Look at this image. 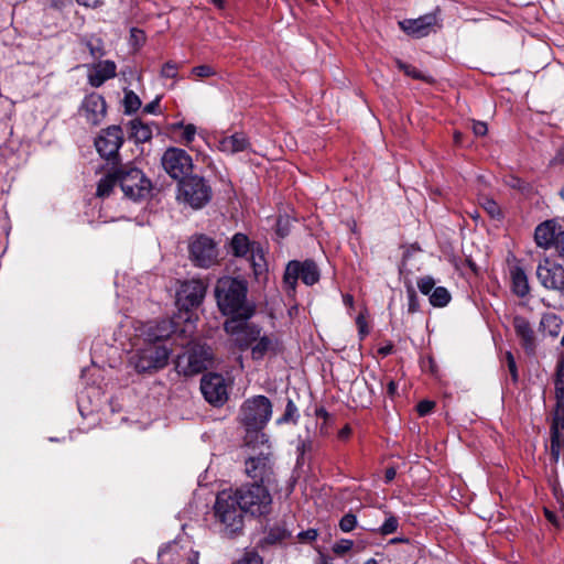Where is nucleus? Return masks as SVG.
Listing matches in <instances>:
<instances>
[{
    "mask_svg": "<svg viewBox=\"0 0 564 564\" xmlns=\"http://www.w3.org/2000/svg\"><path fill=\"white\" fill-rule=\"evenodd\" d=\"M488 129H487V124L485 122H481V121H475L473 122V132L478 135V137H482L487 133Z\"/></svg>",
    "mask_w": 564,
    "mask_h": 564,
    "instance_id": "obj_51",
    "label": "nucleus"
},
{
    "mask_svg": "<svg viewBox=\"0 0 564 564\" xmlns=\"http://www.w3.org/2000/svg\"><path fill=\"white\" fill-rule=\"evenodd\" d=\"M119 183V173L112 175L108 174L102 177L97 186V196L107 197L112 192L113 187Z\"/></svg>",
    "mask_w": 564,
    "mask_h": 564,
    "instance_id": "obj_31",
    "label": "nucleus"
},
{
    "mask_svg": "<svg viewBox=\"0 0 564 564\" xmlns=\"http://www.w3.org/2000/svg\"><path fill=\"white\" fill-rule=\"evenodd\" d=\"M301 279L306 285H313L319 280V271L313 261H291L284 273V284L289 292H294L297 280Z\"/></svg>",
    "mask_w": 564,
    "mask_h": 564,
    "instance_id": "obj_12",
    "label": "nucleus"
},
{
    "mask_svg": "<svg viewBox=\"0 0 564 564\" xmlns=\"http://www.w3.org/2000/svg\"><path fill=\"white\" fill-rule=\"evenodd\" d=\"M117 66L112 61H100L88 67V83L100 87L106 80L116 76Z\"/></svg>",
    "mask_w": 564,
    "mask_h": 564,
    "instance_id": "obj_22",
    "label": "nucleus"
},
{
    "mask_svg": "<svg viewBox=\"0 0 564 564\" xmlns=\"http://www.w3.org/2000/svg\"><path fill=\"white\" fill-rule=\"evenodd\" d=\"M248 285L245 279L221 276L215 286L218 308L230 318L248 321L253 314L252 305L247 301Z\"/></svg>",
    "mask_w": 564,
    "mask_h": 564,
    "instance_id": "obj_3",
    "label": "nucleus"
},
{
    "mask_svg": "<svg viewBox=\"0 0 564 564\" xmlns=\"http://www.w3.org/2000/svg\"><path fill=\"white\" fill-rule=\"evenodd\" d=\"M343 301H344V304L349 306V307H351L352 304H354V299L349 294H345L344 297H343Z\"/></svg>",
    "mask_w": 564,
    "mask_h": 564,
    "instance_id": "obj_60",
    "label": "nucleus"
},
{
    "mask_svg": "<svg viewBox=\"0 0 564 564\" xmlns=\"http://www.w3.org/2000/svg\"><path fill=\"white\" fill-rule=\"evenodd\" d=\"M186 124L183 122V121H178V122H174V123H171L169 129L172 131V132H176V131H182L183 130V127H185Z\"/></svg>",
    "mask_w": 564,
    "mask_h": 564,
    "instance_id": "obj_58",
    "label": "nucleus"
},
{
    "mask_svg": "<svg viewBox=\"0 0 564 564\" xmlns=\"http://www.w3.org/2000/svg\"><path fill=\"white\" fill-rule=\"evenodd\" d=\"M397 65L406 76L412 77L413 79L430 82V77L414 66L405 64L399 59L397 61Z\"/></svg>",
    "mask_w": 564,
    "mask_h": 564,
    "instance_id": "obj_33",
    "label": "nucleus"
},
{
    "mask_svg": "<svg viewBox=\"0 0 564 564\" xmlns=\"http://www.w3.org/2000/svg\"><path fill=\"white\" fill-rule=\"evenodd\" d=\"M234 494L238 498L242 510L252 517L265 516L271 511V494L264 485L258 481L242 485L235 489Z\"/></svg>",
    "mask_w": 564,
    "mask_h": 564,
    "instance_id": "obj_7",
    "label": "nucleus"
},
{
    "mask_svg": "<svg viewBox=\"0 0 564 564\" xmlns=\"http://www.w3.org/2000/svg\"><path fill=\"white\" fill-rule=\"evenodd\" d=\"M391 349H392L391 347H382L379 349V352L383 356H387L391 352Z\"/></svg>",
    "mask_w": 564,
    "mask_h": 564,
    "instance_id": "obj_62",
    "label": "nucleus"
},
{
    "mask_svg": "<svg viewBox=\"0 0 564 564\" xmlns=\"http://www.w3.org/2000/svg\"><path fill=\"white\" fill-rule=\"evenodd\" d=\"M213 4H215L218 8H224L225 1L224 0H209Z\"/></svg>",
    "mask_w": 564,
    "mask_h": 564,
    "instance_id": "obj_64",
    "label": "nucleus"
},
{
    "mask_svg": "<svg viewBox=\"0 0 564 564\" xmlns=\"http://www.w3.org/2000/svg\"><path fill=\"white\" fill-rule=\"evenodd\" d=\"M212 196L210 187L199 176H187L178 183L177 199L194 209L205 206Z\"/></svg>",
    "mask_w": 564,
    "mask_h": 564,
    "instance_id": "obj_9",
    "label": "nucleus"
},
{
    "mask_svg": "<svg viewBox=\"0 0 564 564\" xmlns=\"http://www.w3.org/2000/svg\"><path fill=\"white\" fill-rule=\"evenodd\" d=\"M536 278L547 290L557 291L564 296V267L545 259L536 268Z\"/></svg>",
    "mask_w": 564,
    "mask_h": 564,
    "instance_id": "obj_14",
    "label": "nucleus"
},
{
    "mask_svg": "<svg viewBox=\"0 0 564 564\" xmlns=\"http://www.w3.org/2000/svg\"><path fill=\"white\" fill-rule=\"evenodd\" d=\"M354 546V542L348 539H341L334 543L332 546L333 552L338 556H344L347 554Z\"/></svg>",
    "mask_w": 564,
    "mask_h": 564,
    "instance_id": "obj_38",
    "label": "nucleus"
},
{
    "mask_svg": "<svg viewBox=\"0 0 564 564\" xmlns=\"http://www.w3.org/2000/svg\"><path fill=\"white\" fill-rule=\"evenodd\" d=\"M119 184L124 196L134 200L144 197L150 191V182L139 169L119 172Z\"/></svg>",
    "mask_w": 564,
    "mask_h": 564,
    "instance_id": "obj_13",
    "label": "nucleus"
},
{
    "mask_svg": "<svg viewBox=\"0 0 564 564\" xmlns=\"http://www.w3.org/2000/svg\"><path fill=\"white\" fill-rule=\"evenodd\" d=\"M269 452H261L259 456L250 457L246 462V473L249 477L259 480V484L269 481L272 474Z\"/></svg>",
    "mask_w": 564,
    "mask_h": 564,
    "instance_id": "obj_21",
    "label": "nucleus"
},
{
    "mask_svg": "<svg viewBox=\"0 0 564 564\" xmlns=\"http://www.w3.org/2000/svg\"><path fill=\"white\" fill-rule=\"evenodd\" d=\"M509 274L513 293L519 297L527 296L530 293V285L524 269L514 262L509 265Z\"/></svg>",
    "mask_w": 564,
    "mask_h": 564,
    "instance_id": "obj_24",
    "label": "nucleus"
},
{
    "mask_svg": "<svg viewBox=\"0 0 564 564\" xmlns=\"http://www.w3.org/2000/svg\"><path fill=\"white\" fill-rule=\"evenodd\" d=\"M131 137L135 142H147L152 138V129L140 120H133L131 121Z\"/></svg>",
    "mask_w": 564,
    "mask_h": 564,
    "instance_id": "obj_29",
    "label": "nucleus"
},
{
    "mask_svg": "<svg viewBox=\"0 0 564 564\" xmlns=\"http://www.w3.org/2000/svg\"><path fill=\"white\" fill-rule=\"evenodd\" d=\"M122 142V129L118 126H112L101 131L95 140V147L102 158L111 159L118 153Z\"/></svg>",
    "mask_w": 564,
    "mask_h": 564,
    "instance_id": "obj_16",
    "label": "nucleus"
},
{
    "mask_svg": "<svg viewBox=\"0 0 564 564\" xmlns=\"http://www.w3.org/2000/svg\"><path fill=\"white\" fill-rule=\"evenodd\" d=\"M224 327L241 350L250 348L253 360L271 358L283 350L282 341L276 335L262 333L260 327L247 321L229 318Z\"/></svg>",
    "mask_w": 564,
    "mask_h": 564,
    "instance_id": "obj_2",
    "label": "nucleus"
},
{
    "mask_svg": "<svg viewBox=\"0 0 564 564\" xmlns=\"http://www.w3.org/2000/svg\"><path fill=\"white\" fill-rule=\"evenodd\" d=\"M451 301V294L447 289L437 286L430 294V303L435 307H443Z\"/></svg>",
    "mask_w": 564,
    "mask_h": 564,
    "instance_id": "obj_32",
    "label": "nucleus"
},
{
    "mask_svg": "<svg viewBox=\"0 0 564 564\" xmlns=\"http://www.w3.org/2000/svg\"><path fill=\"white\" fill-rule=\"evenodd\" d=\"M397 392V384L394 381L390 380L388 382V386H387V393L390 395V397H393Z\"/></svg>",
    "mask_w": 564,
    "mask_h": 564,
    "instance_id": "obj_59",
    "label": "nucleus"
},
{
    "mask_svg": "<svg viewBox=\"0 0 564 564\" xmlns=\"http://www.w3.org/2000/svg\"><path fill=\"white\" fill-rule=\"evenodd\" d=\"M123 105L126 112H135L141 107V100L137 94L129 90L124 94Z\"/></svg>",
    "mask_w": 564,
    "mask_h": 564,
    "instance_id": "obj_34",
    "label": "nucleus"
},
{
    "mask_svg": "<svg viewBox=\"0 0 564 564\" xmlns=\"http://www.w3.org/2000/svg\"><path fill=\"white\" fill-rule=\"evenodd\" d=\"M161 75L166 78H175L177 76V65L173 62H167L163 65Z\"/></svg>",
    "mask_w": 564,
    "mask_h": 564,
    "instance_id": "obj_44",
    "label": "nucleus"
},
{
    "mask_svg": "<svg viewBox=\"0 0 564 564\" xmlns=\"http://www.w3.org/2000/svg\"><path fill=\"white\" fill-rule=\"evenodd\" d=\"M200 390L207 402L221 405L228 399L226 379L219 373H207L202 378Z\"/></svg>",
    "mask_w": 564,
    "mask_h": 564,
    "instance_id": "obj_15",
    "label": "nucleus"
},
{
    "mask_svg": "<svg viewBox=\"0 0 564 564\" xmlns=\"http://www.w3.org/2000/svg\"><path fill=\"white\" fill-rule=\"evenodd\" d=\"M214 509L223 534L231 538L241 532L246 512L232 489L223 490L217 495Z\"/></svg>",
    "mask_w": 564,
    "mask_h": 564,
    "instance_id": "obj_5",
    "label": "nucleus"
},
{
    "mask_svg": "<svg viewBox=\"0 0 564 564\" xmlns=\"http://www.w3.org/2000/svg\"><path fill=\"white\" fill-rule=\"evenodd\" d=\"M189 256L196 267L208 269L218 263L219 250L213 239L200 235L191 241Z\"/></svg>",
    "mask_w": 564,
    "mask_h": 564,
    "instance_id": "obj_11",
    "label": "nucleus"
},
{
    "mask_svg": "<svg viewBox=\"0 0 564 564\" xmlns=\"http://www.w3.org/2000/svg\"><path fill=\"white\" fill-rule=\"evenodd\" d=\"M131 40L133 41L134 45H140L144 42V33L141 30L132 29L131 30Z\"/></svg>",
    "mask_w": 564,
    "mask_h": 564,
    "instance_id": "obj_52",
    "label": "nucleus"
},
{
    "mask_svg": "<svg viewBox=\"0 0 564 564\" xmlns=\"http://www.w3.org/2000/svg\"><path fill=\"white\" fill-rule=\"evenodd\" d=\"M159 102H160V98H156L155 100L149 102L145 107H144V111L147 113H154L156 108L159 107Z\"/></svg>",
    "mask_w": 564,
    "mask_h": 564,
    "instance_id": "obj_55",
    "label": "nucleus"
},
{
    "mask_svg": "<svg viewBox=\"0 0 564 564\" xmlns=\"http://www.w3.org/2000/svg\"><path fill=\"white\" fill-rule=\"evenodd\" d=\"M555 398L556 403L561 402V404H564V354L561 355L556 366Z\"/></svg>",
    "mask_w": 564,
    "mask_h": 564,
    "instance_id": "obj_30",
    "label": "nucleus"
},
{
    "mask_svg": "<svg viewBox=\"0 0 564 564\" xmlns=\"http://www.w3.org/2000/svg\"><path fill=\"white\" fill-rule=\"evenodd\" d=\"M257 242H250L248 237L243 234H236L231 238L230 247L231 251L236 257H248L251 251V247H253Z\"/></svg>",
    "mask_w": 564,
    "mask_h": 564,
    "instance_id": "obj_28",
    "label": "nucleus"
},
{
    "mask_svg": "<svg viewBox=\"0 0 564 564\" xmlns=\"http://www.w3.org/2000/svg\"><path fill=\"white\" fill-rule=\"evenodd\" d=\"M357 525V518L351 513L345 514L339 521V528L343 532H350Z\"/></svg>",
    "mask_w": 564,
    "mask_h": 564,
    "instance_id": "obj_41",
    "label": "nucleus"
},
{
    "mask_svg": "<svg viewBox=\"0 0 564 564\" xmlns=\"http://www.w3.org/2000/svg\"><path fill=\"white\" fill-rule=\"evenodd\" d=\"M272 415V404L264 395H257L245 401L241 406V421L247 427L246 442L261 440V444L269 449L268 437L261 429L269 422Z\"/></svg>",
    "mask_w": 564,
    "mask_h": 564,
    "instance_id": "obj_4",
    "label": "nucleus"
},
{
    "mask_svg": "<svg viewBox=\"0 0 564 564\" xmlns=\"http://www.w3.org/2000/svg\"><path fill=\"white\" fill-rule=\"evenodd\" d=\"M564 230L557 228L554 220H546L535 228L534 239L540 248L549 249L555 246L562 253V236Z\"/></svg>",
    "mask_w": 564,
    "mask_h": 564,
    "instance_id": "obj_19",
    "label": "nucleus"
},
{
    "mask_svg": "<svg viewBox=\"0 0 564 564\" xmlns=\"http://www.w3.org/2000/svg\"><path fill=\"white\" fill-rule=\"evenodd\" d=\"M419 310V302L414 291L409 292V312L415 313Z\"/></svg>",
    "mask_w": 564,
    "mask_h": 564,
    "instance_id": "obj_53",
    "label": "nucleus"
},
{
    "mask_svg": "<svg viewBox=\"0 0 564 564\" xmlns=\"http://www.w3.org/2000/svg\"><path fill=\"white\" fill-rule=\"evenodd\" d=\"M247 258L253 270L256 279L261 280L265 278L268 265L264 258V249L262 248V246L260 243H256L253 247H251V251Z\"/></svg>",
    "mask_w": 564,
    "mask_h": 564,
    "instance_id": "obj_26",
    "label": "nucleus"
},
{
    "mask_svg": "<svg viewBox=\"0 0 564 564\" xmlns=\"http://www.w3.org/2000/svg\"><path fill=\"white\" fill-rule=\"evenodd\" d=\"M249 148V141L243 133H234L223 137L218 142V149L226 154H235L246 151Z\"/></svg>",
    "mask_w": 564,
    "mask_h": 564,
    "instance_id": "obj_25",
    "label": "nucleus"
},
{
    "mask_svg": "<svg viewBox=\"0 0 564 564\" xmlns=\"http://www.w3.org/2000/svg\"><path fill=\"white\" fill-rule=\"evenodd\" d=\"M76 1L78 4L86 7V8H90V9H96L104 3V0H76Z\"/></svg>",
    "mask_w": 564,
    "mask_h": 564,
    "instance_id": "obj_54",
    "label": "nucleus"
},
{
    "mask_svg": "<svg viewBox=\"0 0 564 564\" xmlns=\"http://www.w3.org/2000/svg\"><path fill=\"white\" fill-rule=\"evenodd\" d=\"M317 538V531L315 529H308L306 531H302L297 534V539L301 542L308 543Z\"/></svg>",
    "mask_w": 564,
    "mask_h": 564,
    "instance_id": "obj_47",
    "label": "nucleus"
},
{
    "mask_svg": "<svg viewBox=\"0 0 564 564\" xmlns=\"http://www.w3.org/2000/svg\"><path fill=\"white\" fill-rule=\"evenodd\" d=\"M434 408V402L424 400L417 404V412L421 416L429 414Z\"/></svg>",
    "mask_w": 564,
    "mask_h": 564,
    "instance_id": "obj_49",
    "label": "nucleus"
},
{
    "mask_svg": "<svg viewBox=\"0 0 564 564\" xmlns=\"http://www.w3.org/2000/svg\"><path fill=\"white\" fill-rule=\"evenodd\" d=\"M350 434H351V430H350V427H349L348 425H346V426H344V427L339 431L338 436H339V438H341V440H346V438H348V437H349V435H350Z\"/></svg>",
    "mask_w": 564,
    "mask_h": 564,
    "instance_id": "obj_57",
    "label": "nucleus"
},
{
    "mask_svg": "<svg viewBox=\"0 0 564 564\" xmlns=\"http://www.w3.org/2000/svg\"><path fill=\"white\" fill-rule=\"evenodd\" d=\"M87 47L93 57H99L104 55L101 41L97 39L95 42H87Z\"/></svg>",
    "mask_w": 564,
    "mask_h": 564,
    "instance_id": "obj_45",
    "label": "nucleus"
},
{
    "mask_svg": "<svg viewBox=\"0 0 564 564\" xmlns=\"http://www.w3.org/2000/svg\"><path fill=\"white\" fill-rule=\"evenodd\" d=\"M235 564H263V560L257 552L247 551Z\"/></svg>",
    "mask_w": 564,
    "mask_h": 564,
    "instance_id": "obj_42",
    "label": "nucleus"
},
{
    "mask_svg": "<svg viewBox=\"0 0 564 564\" xmlns=\"http://www.w3.org/2000/svg\"><path fill=\"white\" fill-rule=\"evenodd\" d=\"M198 557L197 551L180 546L177 543L169 544L158 554L160 564H198Z\"/></svg>",
    "mask_w": 564,
    "mask_h": 564,
    "instance_id": "obj_17",
    "label": "nucleus"
},
{
    "mask_svg": "<svg viewBox=\"0 0 564 564\" xmlns=\"http://www.w3.org/2000/svg\"><path fill=\"white\" fill-rule=\"evenodd\" d=\"M196 135V127L193 123H188L183 127L180 135V142L186 147H189Z\"/></svg>",
    "mask_w": 564,
    "mask_h": 564,
    "instance_id": "obj_37",
    "label": "nucleus"
},
{
    "mask_svg": "<svg viewBox=\"0 0 564 564\" xmlns=\"http://www.w3.org/2000/svg\"><path fill=\"white\" fill-rule=\"evenodd\" d=\"M417 288L421 293L430 295L435 289V281L432 276H423L417 280Z\"/></svg>",
    "mask_w": 564,
    "mask_h": 564,
    "instance_id": "obj_39",
    "label": "nucleus"
},
{
    "mask_svg": "<svg viewBox=\"0 0 564 564\" xmlns=\"http://www.w3.org/2000/svg\"><path fill=\"white\" fill-rule=\"evenodd\" d=\"M215 75H216V70L210 65L195 66L191 70V77H193L194 79L208 78V77H213Z\"/></svg>",
    "mask_w": 564,
    "mask_h": 564,
    "instance_id": "obj_36",
    "label": "nucleus"
},
{
    "mask_svg": "<svg viewBox=\"0 0 564 564\" xmlns=\"http://www.w3.org/2000/svg\"><path fill=\"white\" fill-rule=\"evenodd\" d=\"M395 475H397L395 468H393V467L387 468V470L384 473L386 482L392 481L394 479Z\"/></svg>",
    "mask_w": 564,
    "mask_h": 564,
    "instance_id": "obj_56",
    "label": "nucleus"
},
{
    "mask_svg": "<svg viewBox=\"0 0 564 564\" xmlns=\"http://www.w3.org/2000/svg\"><path fill=\"white\" fill-rule=\"evenodd\" d=\"M506 358H507V364H508V368H509V371L512 376V379L516 381L517 378H518V375H517V365H516V360L512 356V354L510 351H508L506 354Z\"/></svg>",
    "mask_w": 564,
    "mask_h": 564,
    "instance_id": "obj_50",
    "label": "nucleus"
},
{
    "mask_svg": "<svg viewBox=\"0 0 564 564\" xmlns=\"http://www.w3.org/2000/svg\"><path fill=\"white\" fill-rule=\"evenodd\" d=\"M399 525L398 519L394 516H389L382 525L380 527L379 531L383 535L391 534L397 531Z\"/></svg>",
    "mask_w": 564,
    "mask_h": 564,
    "instance_id": "obj_40",
    "label": "nucleus"
},
{
    "mask_svg": "<svg viewBox=\"0 0 564 564\" xmlns=\"http://www.w3.org/2000/svg\"><path fill=\"white\" fill-rule=\"evenodd\" d=\"M161 164L172 178L180 180V182L189 176L194 167L192 156L185 150L176 147H170L164 151Z\"/></svg>",
    "mask_w": 564,
    "mask_h": 564,
    "instance_id": "obj_10",
    "label": "nucleus"
},
{
    "mask_svg": "<svg viewBox=\"0 0 564 564\" xmlns=\"http://www.w3.org/2000/svg\"><path fill=\"white\" fill-rule=\"evenodd\" d=\"M513 327L525 351L529 354L534 352L535 335L529 321L522 316H516L513 318Z\"/></svg>",
    "mask_w": 564,
    "mask_h": 564,
    "instance_id": "obj_23",
    "label": "nucleus"
},
{
    "mask_svg": "<svg viewBox=\"0 0 564 564\" xmlns=\"http://www.w3.org/2000/svg\"><path fill=\"white\" fill-rule=\"evenodd\" d=\"M437 24L435 14H425L417 19H408L399 22L400 28L409 35L423 37L434 31Z\"/></svg>",
    "mask_w": 564,
    "mask_h": 564,
    "instance_id": "obj_20",
    "label": "nucleus"
},
{
    "mask_svg": "<svg viewBox=\"0 0 564 564\" xmlns=\"http://www.w3.org/2000/svg\"><path fill=\"white\" fill-rule=\"evenodd\" d=\"M561 449H562V443H561L556 432H554V434L552 436V441H551V452H552V455L554 456L555 460L558 459Z\"/></svg>",
    "mask_w": 564,
    "mask_h": 564,
    "instance_id": "obj_48",
    "label": "nucleus"
},
{
    "mask_svg": "<svg viewBox=\"0 0 564 564\" xmlns=\"http://www.w3.org/2000/svg\"><path fill=\"white\" fill-rule=\"evenodd\" d=\"M481 206L491 217H497L500 215L499 206L491 198L484 197L481 200Z\"/></svg>",
    "mask_w": 564,
    "mask_h": 564,
    "instance_id": "obj_43",
    "label": "nucleus"
},
{
    "mask_svg": "<svg viewBox=\"0 0 564 564\" xmlns=\"http://www.w3.org/2000/svg\"><path fill=\"white\" fill-rule=\"evenodd\" d=\"M205 293L206 286L199 280H191L181 285L177 292V304L181 311L184 312L177 316V321L175 322L178 323L180 319H184L185 325L178 330L182 335L192 336L194 334L196 316L191 313V310L202 303ZM176 328L178 329V324H176Z\"/></svg>",
    "mask_w": 564,
    "mask_h": 564,
    "instance_id": "obj_6",
    "label": "nucleus"
},
{
    "mask_svg": "<svg viewBox=\"0 0 564 564\" xmlns=\"http://www.w3.org/2000/svg\"><path fill=\"white\" fill-rule=\"evenodd\" d=\"M299 419V411L295 403L292 400H288L285 412L282 417L278 420V423H295Z\"/></svg>",
    "mask_w": 564,
    "mask_h": 564,
    "instance_id": "obj_35",
    "label": "nucleus"
},
{
    "mask_svg": "<svg viewBox=\"0 0 564 564\" xmlns=\"http://www.w3.org/2000/svg\"><path fill=\"white\" fill-rule=\"evenodd\" d=\"M106 101L104 97L97 93H91L85 97L82 102L79 113L86 121L93 126L101 123L106 117Z\"/></svg>",
    "mask_w": 564,
    "mask_h": 564,
    "instance_id": "obj_18",
    "label": "nucleus"
},
{
    "mask_svg": "<svg viewBox=\"0 0 564 564\" xmlns=\"http://www.w3.org/2000/svg\"><path fill=\"white\" fill-rule=\"evenodd\" d=\"M176 324L164 319L158 323H139L135 326L137 343L133 346L137 348L131 357V364L138 372L161 369L167 365L171 349L163 340L178 332Z\"/></svg>",
    "mask_w": 564,
    "mask_h": 564,
    "instance_id": "obj_1",
    "label": "nucleus"
},
{
    "mask_svg": "<svg viewBox=\"0 0 564 564\" xmlns=\"http://www.w3.org/2000/svg\"><path fill=\"white\" fill-rule=\"evenodd\" d=\"M212 352L209 347L198 343H189L186 350L178 355L175 369L180 375L191 377L207 369L210 364Z\"/></svg>",
    "mask_w": 564,
    "mask_h": 564,
    "instance_id": "obj_8",
    "label": "nucleus"
},
{
    "mask_svg": "<svg viewBox=\"0 0 564 564\" xmlns=\"http://www.w3.org/2000/svg\"><path fill=\"white\" fill-rule=\"evenodd\" d=\"M290 536H291V533L288 532L286 530H283L282 533L276 536V539L284 540V539H288Z\"/></svg>",
    "mask_w": 564,
    "mask_h": 564,
    "instance_id": "obj_61",
    "label": "nucleus"
},
{
    "mask_svg": "<svg viewBox=\"0 0 564 564\" xmlns=\"http://www.w3.org/2000/svg\"><path fill=\"white\" fill-rule=\"evenodd\" d=\"M562 325V318L552 312L543 314L540 321L541 330L551 337H557L560 335Z\"/></svg>",
    "mask_w": 564,
    "mask_h": 564,
    "instance_id": "obj_27",
    "label": "nucleus"
},
{
    "mask_svg": "<svg viewBox=\"0 0 564 564\" xmlns=\"http://www.w3.org/2000/svg\"><path fill=\"white\" fill-rule=\"evenodd\" d=\"M462 137H463V135H462V133H460V132H455V133H454V141H455V143H456V144H460V142H462Z\"/></svg>",
    "mask_w": 564,
    "mask_h": 564,
    "instance_id": "obj_63",
    "label": "nucleus"
},
{
    "mask_svg": "<svg viewBox=\"0 0 564 564\" xmlns=\"http://www.w3.org/2000/svg\"><path fill=\"white\" fill-rule=\"evenodd\" d=\"M356 324L358 326V332H359L360 337L364 338L365 336H367L369 333V329L367 326L366 316L362 312L357 316Z\"/></svg>",
    "mask_w": 564,
    "mask_h": 564,
    "instance_id": "obj_46",
    "label": "nucleus"
}]
</instances>
